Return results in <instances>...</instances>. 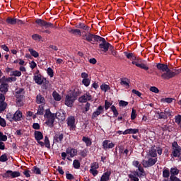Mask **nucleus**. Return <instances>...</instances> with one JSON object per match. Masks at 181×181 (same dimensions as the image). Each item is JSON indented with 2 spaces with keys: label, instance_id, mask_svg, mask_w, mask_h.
<instances>
[{
  "label": "nucleus",
  "instance_id": "obj_17",
  "mask_svg": "<svg viewBox=\"0 0 181 181\" xmlns=\"http://www.w3.org/2000/svg\"><path fill=\"white\" fill-rule=\"evenodd\" d=\"M103 149H111L115 146L114 143L110 141V140H105L103 143Z\"/></svg>",
  "mask_w": 181,
  "mask_h": 181
},
{
  "label": "nucleus",
  "instance_id": "obj_26",
  "mask_svg": "<svg viewBox=\"0 0 181 181\" xmlns=\"http://www.w3.org/2000/svg\"><path fill=\"white\" fill-rule=\"evenodd\" d=\"M76 28H77L78 29H83V30H90V27L83 23H79L78 24H77L76 25Z\"/></svg>",
  "mask_w": 181,
  "mask_h": 181
},
{
  "label": "nucleus",
  "instance_id": "obj_56",
  "mask_svg": "<svg viewBox=\"0 0 181 181\" xmlns=\"http://www.w3.org/2000/svg\"><path fill=\"white\" fill-rule=\"evenodd\" d=\"M0 125L1 127H6V121H5V119L0 117Z\"/></svg>",
  "mask_w": 181,
  "mask_h": 181
},
{
  "label": "nucleus",
  "instance_id": "obj_40",
  "mask_svg": "<svg viewBox=\"0 0 181 181\" xmlns=\"http://www.w3.org/2000/svg\"><path fill=\"white\" fill-rule=\"evenodd\" d=\"M156 114L158 115L159 119H168V117H166V115L163 112H156Z\"/></svg>",
  "mask_w": 181,
  "mask_h": 181
},
{
  "label": "nucleus",
  "instance_id": "obj_54",
  "mask_svg": "<svg viewBox=\"0 0 181 181\" xmlns=\"http://www.w3.org/2000/svg\"><path fill=\"white\" fill-rule=\"evenodd\" d=\"M129 179H131V180L139 181V178H138V177H136V175H135L130 174V175H129Z\"/></svg>",
  "mask_w": 181,
  "mask_h": 181
},
{
  "label": "nucleus",
  "instance_id": "obj_46",
  "mask_svg": "<svg viewBox=\"0 0 181 181\" xmlns=\"http://www.w3.org/2000/svg\"><path fill=\"white\" fill-rule=\"evenodd\" d=\"M73 166L75 169H80V161H78V160H74Z\"/></svg>",
  "mask_w": 181,
  "mask_h": 181
},
{
  "label": "nucleus",
  "instance_id": "obj_42",
  "mask_svg": "<svg viewBox=\"0 0 181 181\" xmlns=\"http://www.w3.org/2000/svg\"><path fill=\"white\" fill-rule=\"evenodd\" d=\"M173 98H162L160 100L161 103H167L168 104H170L171 103H173Z\"/></svg>",
  "mask_w": 181,
  "mask_h": 181
},
{
  "label": "nucleus",
  "instance_id": "obj_35",
  "mask_svg": "<svg viewBox=\"0 0 181 181\" xmlns=\"http://www.w3.org/2000/svg\"><path fill=\"white\" fill-rule=\"evenodd\" d=\"M45 98L42 95H37V104H45Z\"/></svg>",
  "mask_w": 181,
  "mask_h": 181
},
{
  "label": "nucleus",
  "instance_id": "obj_43",
  "mask_svg": "<svg viewBox=\"0 0 181 181\" xmlns=\"http://www.w3.org/2000/svg\"><path fill=\"white\" fill-rule=\"evenodd\" d=\"M156 149L154 148H151V150L149 151V155L150 156H152V158H156Z\"/></svg>",
  "mask_w": 181,
  "mask_h": 181
},
{
  "label": "nucleus",
  "instance_id": "obj_64",
  "mask_svg": "<svg viewBox=\"0 0 181 181\" xmlns=\"http://www.w3.org/2000/svg\"><path fill=\"white\" fill-rule=\"evenodd\" d=\"M132 165H133V166H134L135 168H139V167L141 166V164L139 163V161H138V160L133 161Z\"/></svg>",
  "mask_w": 181,
  "mask_h": 181
},
{
  "label": "nucleus",
  "instance_id": "obj_37",
  "mask_svg": "<svg viewBox=\"0 0 181 181\" xmlns=\"http://www.w3.org/2000/svg\"><path fill=\"white\" fill-rule=\"evenodd\" d=\"M10 76H14V77H21V76H22V72H21V71H12L10 73Z\"/></svg>",
  "mask_w": 181,
  "mask_h": 181
},
{
  "label": "nucleus",
  "instance_id": "obj_18",
  "mask_svg": "<svg viewBox=\"0 0 181 181\" xmlns=\"http://www.w3.org/2000/svg\"><path fill=\"white\" fill-rule=\"evenodd\" d=\"M135 173L139 177H142V176H146V173H145V170L144 169V167H142V165L139 167L136 170Z\"/></svg>",
  "mask_w": 181,
  "mask_h": 181
},
{
  "label": "nucleus",
  "instance_id": "obj_13",
  "mask_svg": "<svg viewBox=\"0 0 181 181\" xmlns=\"http://www.w3.org/2000/svg\"><path fill=\"white\" fill-rule=\"evenodd\" d=\"M35 138L37 142H38L39 145H40V146H45V143L43 141H42V139H43V134H42V132L39 131H35Z\"/></svg>",
  "mask_w": 181,
  "mask_h": 181
},
{
  "label": "nucleus",
  "instance_id": "obj_19",
  "mask_svg": "<svg viewBox=\"0 0 181 181\" xmlns=\"http://www.w3.org/2000/svg\"><path fill=\"white\" fill-rule=\"evenodd\" d=\"M103 111H104V107L103 106H99L98 109L93 113L92 115V119H95L98 115L102 114Z\"/></svg>",
  "mask_w": 181,
  "mask_h": 181
},
{
  "label": "nucleus",
  "instance_id": "obj_34",
  "mask_svg": "<svg viewBox=\"0 0 181 181\" xmlns=\"http://www.w3.org/2000/svg\"><path fill=\"white\" fill-rule=\"evenodd\" d=\"M170 176V171L168 168H165L163 170V177L165 179H168Z\"/></svg>",
  "mask_w": 181,
  "mask_h": 181
},
{
  "label": "nucleus",
  "instance_id": "obj_52",
  "mask_svg": "<svg viewBox=\"0 0 181 181\" xmlns=\"http://www.w3.org/2000/svg\"><path fill=\"white\" fill-rule=\"evenodd\" d=\"M6 108V103H4V101L0 103V111H5V109Z\"/></svg>",
  "mask_w": 181,
  "mask_h": 181
},
{
  "label": "nucleus",
  "instance_id": "obj_51",
  "mask_svg": "<svg viewBox=\"0 0 181 181\" xmlns=\"http://www.w3.org/2000/svg\"><path fill=\"white\" fill-rule=\"evenodd\" d=\"M164 114H165L167 118H168V117L172 116V112L170 111V109H169V108L165 109Z\"/></svg>",
  "mask_w": 181,
  "mask_h": 181
},
{
  "label": "nucleus",
  "instance_id": "obj_48",
  "mask_svg": "<svg viewBox=\"0 0 181 181\" xmlns=\"http://www.w3.org/2000/svg\"><path fill=\"white\" fill-rule=\"evenodd\" d=\"M8 140V136L6 135H4V133L0 132V141H2L3 142H6Z\"/></svg>",
  "mask_w": 181,
  "mask_h": 181
},
{
  "label": "nucleus",
  "instance_id": "obj_14",
  "mask_svg": "<svg viewBox=\"0 0 181 181\" xmlns=\"http://www.w3.org/2000/svg\"><path fill=\"white\" fill-rule=\"evenodd\" d=\"M33 80L36 84H38V86H42V84L46 81V78H43L40 74H35Z\"/></svg>",
  "mask_w": 181,
  "mask_h": 181
},
{
  "label": "nucleus",
  "instance_id": "obj_62",
  "mask_svg": "<svg viewBox=\"0 0 181 181\" xmlns=\"http://www.w3.org/2000/svg\"><path fill=\"white\" fill-rule=\"evenodd\" d=\"M33 172H34L36 175H40V169L37 167H33Z\"/></svg>",
  "mask_w": 181,
  "mask_h": 181
},
{
  "label": "nucleus",
  "instance_id": "obj_55",
  "mask_svg": "<svg viewBox=\"0 0 181 181\" xmlns=\"http://www.w3.org/2000/svg\"><path fill=\"white\" fill-rule=\"evenodd\" d=\"M136 118V110L132 109V114H131V119L134 120Z\"/></svg>",
  "mask_w": 181,
  "mask_h": 181
},
{
  "label": "nucleus",
  "instance_id": "obj_12",
  "mask_svg": "<svg viewBox=\"0 0 181 181\" xmlns=\"http://www.w3.org/2000/svg\"><path fill=\"white\" fill-rule=\"evenodd\" d=\"M21 176V173L18 171H12V170H7L6 173L4 175V177H19Z\"/></svg>",
  "mask_w": 181,
  "mask_h": 181
},
{
  "label": "nucleus",
  "instance_id": "obj_45",
  "mask_svg": "<svg viewBox=\"0 0 181 181\" xmlns=\"http://www.w3.org/2000/svg\"><path fill=\"white\" fill-rule=\"evenodd\" d=\"M90 83H91V79L88 78L82 80V83L84 84L85 87H88V86H90Z\"/></svg>",
  "mask_w": 181,
  "mask_h": 181
},
{
  "label": "nucleus",
  "instance_id": "obj_10",
  "mask_svg": "<svg viewBox=\"0 0 181 181\" xmlns=\"http://www.w3.org/2000/svg\"><path fill=\"white\" fill-rule=\"evenodd\" d=\"M176 76V73L173 71H170V69L165 71L162 75L161 77L164 80H169V78H172Z\"/></svg>",
  "mask_w": 181,
  "mask_h": 181
},
{
  "label": "nucleus",
  "instance_id": "obj_36",
  "mask_svg": "<svg viewBox=\"0 0 181 181\" xmlns=\"http://www.w3.org/2000/svg\"><path fill=\"white\" fill-rule=\"evenodd\" d=\"M52 97L55 101H60V100H62V96L56 91L53 92Z\"/></svg>",
  "mask_w": 181,
  "mask_h": 181
},
{
  "label": "nucleus",
  "instance_id": "obj_57",
  "mask_svg": "<svg viewBox=\"0 0 181 181\" xmlns=\"http://www.w3.org/2000/svg\"><path fill=\"white\" fill-rule=\"evenodd\" d=\"M150 91H151L152 93H155L156 94H158V93H159V89H158V88L155 86H151L150 88Z\"/></svg>",
  "mask_w": 181,
  "mask_h": 181
},
{
  "label": "nucleus",
  "instance_id": "obj_32",
  "mask_svg": "<svg viewBox=\"0 0 181 181\" xmlns=\"http://www.w3.org/2000/svg\"><path fill=\"white\" fill-rule=\"evenodd\" d=\"M83 142H84L86 145V146H91V139L87 136H83L82 138Z\"/></svg>",
  "mask_w": 181,
  "mask_h": 181
},
{
  "label": "nucleus",
  "instance_id": "obj_1",
  "mask_svg": "<svg viewBox=\"0 0 181 181\" xmlns=\"http://www.w3.org/2000/svg\"><path fill=\"white\" fill-rule=\"evenodd\" d=\"M77 100V92L72 90L66 95L65 98V105L66 107H73V104Z\"/></svg>",
  "mask_w": 181,
  "mask_h": 181
},
{
  "label": "nucleus",
  "instance_id": "obj_59",
  "mask_svg": "<svg viewBox=\"0 0 181 181\" xmlns=\"http://www.w3.org/2000/svg\"><path fill=\"white\" fill-rule=\"evenodd\" d=\"M112 105V103L108 102L107 100L105 101V110H108V108H110V107H111Z\"/></svg>",
  "mask_w": 181,
  "mask_h": 181
},
{
  "label": "nucleus",
  "instance_id": "obj_63",
  "mask_svg": "<svg viewBox=\"0 0 181 181\" xmlns=\"http://www.w3.org/2000/svg\"><path fill=\"white\" fill-rule=\"evenodd\" d=\"M170 181H181L180 178H178L176 176H170Z\"/></svg>",
  "mask_w": 181,
  "mask_h": 181
},
{
  "label": "nucleus",
  "instance_id": "obj_3",
  "mask_svg": "<svg viewBox=\"0 0 181 181\" xmlns=\"http://www.w3.org/2000/svg\"><path fill=\"white\" fill-rule=\"evenodd\" d=\"M44 117L47 119V121L46 122L47 125H48V127H53L54 119H56L55 115L52 114V112H50V110L47 109L45 110V114Z\"/></svg>",
  "mask_w": 181,
  "mask_h": 181
},
{
  "label": "nucleus",
  "instance_id": "obj_25",
  "mask_svg": "<svg viewBox=\"0 0 181 181\" xmlns=\"http://www.w3.org/2000/svg\"><path fill=\"white\" fill-rule=\"evenodd\" d=\"M120 84L121 86H123V87H125V88H129V79L127 78H122Z\"/></svg>",
  "mask_w": 181,
  "mask_h": 181
},
{
  "label": "nucleus",
  "instance_id": "obj_44",
  "mask_svg": "<svg viewBox=\"0 0 181 181\" xmlns=\"http://www.w3.org/2000/svg\"><path fill=\"white\" fill-rule=\"evenodd\" d=\"M44 145H45L46 148H48V149H50V141H49V137H47V136L45 137Z\"/></svg>",
  "mask_w": 181,
  "mask_h": 181
},
{
  "label": "nucleus",
  "instance_id": "obj_21",
  "mask_svg": "<svg viewBox=\"0 0 181 181\" xmlns=\"http://www.w3.org/2000/svg\"><path fill=\"white\" fill-rule=\"evenodd\" d=\"M156 67L158 70H160V71H162L163 73H165L169 69V67H168V65L160 63L157 64Z\"/></svg>",
  "mask_w": 181,
  "mask_h": 181
},
{
  "label": "nucleus",
  "instance_id": "obj_28",
  "mask_svg": "<svg viewBox=\"0 0 181 181\" xmlns=\"http://www.w3.org/2000/svg\"><path fill=\"white\" fill-rule=\"evenodd\" d=\"M63 134H56L54 137V142L62 143V141H63Z\"/></svg>",
  "mask_w": 181,
  "mask_h": 181
},
{
  "label": "nucleus",
  "instance_id": "obj_50",
  "mask_svg": "<svg viewBox=\"0 0 181 181\" xmlns=\"http://www.w3.org/2000/svg\"><path fill=\"white\" fill-rule=\"evenodd\" d=\"M110 109L112 111L115 117H118V110H117V107H115V106L112 105V106H111Z\"/></svg>",
  "mask_w": 181,
  "mask_h": 181
},
{
  "label": "nucleus",
  "instance_id": "obj_5",
  "mask_svg": "<svg viewBox=\"0 0 181 181\" xmlns=\"http://www.w3.org/2000/svg\"><path fill=\"white\" fill-rule=\"evenodd\" d=\"M83 39H85V40H87V42H90V43H92V45H94L95 42H98L99 39H101V37L89 33L83 35Z\"/></svg>",
  "mask_w": 181,
  "mask_h": 181
},
{
  "label": "nucleus",
  "instance_id": "obj_41",
  "mask_svg": "<svg viewBox=\"0 0 181 181\" xmlns=\"http://www.w3.org/2000/svg\"><path fill=\"white\" fill-rule=\"evenodd\" d=\"M28 51L30 53L31 56H33V57L37 58V57L39 56V53L32 48H30Z\"/></svg>",
  "mask_w": 181,
  "mask_h": 181
},
{
  "label": "nucleus",
  "instance_id": "obj_24",
  "mask_svg": "<svg viewBox=\"0 0 181 181\" xmlns=\"http://www.w3.org/2000/svg\"><path fill=\"white\" fill-rule=\"evenodd\" d=\"M14 121H21L22 119V112L17 110L13 115Z\"/></svg>",
  "mask_w": 181,
  "mask_h": 181
},
{
  "label": "nucleus",
  "instance_id": "obj_20",
  "mask_svg": "<svg viewBox=\"0 0 181 181\" xmlns=\"http://www.w3.org/2000/svg\"><path fill=\"white\" fill-rule=\"evenodd\" d=\"M66 153L70 158H74L77 155V149L68 148H66Z\"/></svg>",
  "mask_w": 181,
  "mask_h": 181
},
{
  "label": "nucleus",
  "instance_id": "obj_61",
  "mask_svg": "<svg viewBox=\"0 0 181 181\" xmlns=\"http://www.w3.org/2000/svg\"><path fill=\"white\" fill-rule=\"evenodd\" d=\"M176 124H180L181 123V115H178L175 116V117Z\"/></svg>",
  "mask_w": 181,
  "mask_h": 181
},
{
  "label": "nucleus",
  "instance_id": "obj_9",
  "mask_svg": "<svg viewBox=\"0 0 181 181\" xmlns=\"http://www.w3.org/2000/svg\"><path fill=\"white\" fill-rule=\"evenodd\" d=\"M35 23H37L38 26H41V28H53V24L52 23H47L42 19H37Z\"/></svg>",
  "mask_w": 181,
  "mask_h": 181
},
{
  "label": "nucleus",
  "instance_id": "obj_2",
  "mask_svg": "<svg viewBox=\"0 0 181 181\" xmlns=\"http://www.w3.org/2000/svg\"><path fill=\"white\" fill-rule=\"evenodd\" d=\"M98 42H101L99 44V48L102 50V52H104V53H107L109 49L110 50L114 49V47H112L111 44L108 43L104 38L101 37Z\"/></svg>",
  "mask_w": 181,
  "mask_h": 181
},
{
  "label": "nucleus",
  "instance_id": "obj_39",
  "mask_svg": "<svg viewBox=\"0 0 181 181\" xmlns=\"http://www.w3.org/2000/svg\"><path fill=\"white\" fill-rule=\"evenodd\" d=\"M69 33H72L73 35H78V36H81V30L78 29H71L69 30Z\"/></svg>",
  "mask_w": 181,
  "mask_h": 181
},
{
  "label": "nucleus",
  "instance_id": "obj_11",
  "mask_svg": "<svg viewBox=\"0 0 181 181\" xmlns=\"http://www.w3.org/2000/svg\"><path fill=\"white\" fill-rule=\"evenodd\" d=\"M98 168H100V166L98 165V163L95 162L91 163L90 169L89 170L90 173H91L93 176H97V175H98V170H97Z\"/></svg>",
  "mask_w": 181,
  "mask_h": 181
},
{
  "label": "nucleus",
  "instance_id": "obj_58",
  "mask_svg": "<svg viewBox=\"0 0 181 181\" xmlns=\"http://www.w3.org/2000/svg\"><path fill=\"white\" fill-rule=\"evenodd\" d=\"M6 160H8L6 154H4L0 157V162H6Z\"/></svg>",
  "mask_w": 181,
  "mask_h": 181
},
{
  "label": "nucleus",
  "instance_id": "obj_31",
  "mask_svg": "<svg viewBox=\"0 0 181 181\" xmlns=\"http://www.w3.org/2000/svg\"><path fill=\"white\" fill-rule=\"evenodd\" d=\"M170 176H177L179 175V169H177L176 167L170 168Z\"/></svg>",
  "mask_w": 181,
  "mask_h": 181
},
{
  "label": "nucleus",
  "instance_id": "obj_38",
  "mask_svg": "<svg viewBox=\"0 0 181 181\" xmlns=\"http://www.w3.org/2000/svg\"><path fill=\"white\" fill-rule=\"evenodd\" d=\"M6 23H8V25H16V18L8 17L6 19Z\"/></svg>",
  "mask_w": 181,
  "mask_h": 181
},
{
  "label": "nucleus",
  "instance_id": "obj_16",
  "mask_svg": "<svg viewBox=\"0 0 181 181\" xmlns=\"http://www.w3.org/2000/svg\"><path fill=\"white\" fill-rule=\"evenodd\" d=\"M80 103H87V101H91L93 100V96L90 93L87 92L86 94L79 98Z\"/></svg>",
  "mask_w": 181,
  "mask_h": 181
},
{
  "label": "nucleus",
  "instance_id": "obj_60",
  "mask_svg": "<svg viewBox=\"0 0 181 181\" xmlns=\"http://www.w3.org/2000/svg\"><path fill=\"white\" fill-rule=\"evenodd\" d=\"M119 105L120 107H127V105H128V102L124 101V100H120L119 102Z\"/></svg>",
  "mask_w": 181,
  "mask_h": 181
},
{
  "label": "nucleus",
  "instance_id": "obj_23",
  "mask_svg": "<svg viewBox=\"0 0 181 181\" xmlns=\"http://www.w3.org/2000/svg\"><path fill=\"white\" fill-rule=\"evenodd\" d=\"M11 81H16V78H6L5 76H3L1 78H0V83H11Z\"/></svg>",
  "mask_w": 181,
  "mask_h": 181
},
{
  "label": "nucleus",
  "instance_id": "obj_33",
  "mask_svg": "<svg viewBox=\"0 0 181 181\" xmlns=\"http://www.w3.org/2000/svg\"><path fill=\"white\" fill-rule=\"evenodd\" d=\"M37 114V115H43L45 114V106L43 105H40L38 107Z\"/></svg>",
  "mask_w": 181,
  "mask_h": 181
},
{
  "label": "nucleus",
  "instance_id": "obj_53",
  "mask_svg": "<svg viewBox=\"0 0 181 181\" xmlns=\"http://www.w3.org/2000/svg\"><path fill=\"white\" fill-rule=\"evenodd\" d=\"M47 73L48 74V76H49V77H53V76H54V72L53 71V69H52V68H48L47 70Z\"/></svg>",
  "mask_w": 181,
  "mask_h": 181
},
{
  "label": "nucleus",
  "instance_id": "obj_47",
  "mask_svg": "<svg viewBox=\"0 0 181 181\" xmlns=\"http://www.w3.org/2000/svg\"><path fill=\"white\" fill-rule=\"evenodd\" d=\"M100 88L102 90V91H105V93H107V91L108 90H110V86L107 85V84H103L101 86H100Z\"/></svg>",
  "mask_w": 181,
  "mask_h": 181
},
{
  "label": "nucleus",
  "instance_id": "obj_27",
  "mask_svg": "<svg viewBox=\"0 0 181 181\" xmlns=\"http://www.w3.org/2000/svg\"><path fill=\"white\" fill-rule=\"evenodd\" d=\"M0 91L5 94V93L8 92V83H0Z\"/></svg>",
  "mask_w": 181,
  "mask_h": 181
},
{
  "label": "nucleus",
  "instance_id": "obj_49",
  "mask_svg": "<svg viewBox=\"0 0 181 181\" xmlns=\"http://www.w3.org/2000/svg\"><path fill=\"white\" fill-rule=\"evenodd\" d=\"M32 39H33V40H37L40 42V39H42V36L38 34H34L32 35Z\"/></svg>",
  "mask_w": 181,
  "mask_h": 181
},
{
  "label": "nucleus",
  "instance_id": "obj_4",
  "mask_svg": "<svg viewBox=\"0 0 181 181\" xmlns=\"http://www.w3.org/2000/svg\"><path fill=\"white\" fill-rule=\"evenodd\" d=\"M132 63L139 69H142L143 70L146 71L149 70V66H148V64L142 62V59H140L139 57H135V59H133L132 61Z\"/></svg>",
  "mask_w": 181,
  "mask_h": 181
},
{
  "label": "nucleus",
  "instance_id": "obj_29",
  "mask_svg": "<svg viewBox=\"0 0 181 181\" xmlns=\"http://www.w3.org/2000/svg\"><path fill=\"white\" fill-rule=\"evenodd\" d=\"M110 176H111V173L106 172L100 177V181H108L110 180Z\"/></svg>",
  "mask_w": 181,
  "mask_h": 181
},
{
  "label": "nucleus",
  "instance_id": "obj_22",
  "mask_svg": "<svg viewBox=\"0 0 181 181\" xmlns=\"http://www.w3.org/2000/svg\"><path fill=\"white\" fill-rule=\"evenodd\" d=\"M139 132V129H127L124 132H123V135H128V134H138Z\"/></svg>",
  "mask_w": 181,
  "mask_h": 181
},
{
  "label": "nucleus",
  "instance_id": "obj_15",
  "mask_svg": "<svg viewBox=\"0 0 181 181\" xmlns=\"http://www.w3.org/2000/svg\"><path fill=\"white\" fill-rule=\"evenodd\" d=\"M67 124H68V127L70 129V131H74V129H75V128H76V119L74 118V117L71 116V117H68Z\"/></svg>",
  "mask_w": 181,
  "mask_h": 181
},
{
  "label": "nucleus",
  "instance_id": "obj_6",
  "mask_svg": "<svg viewBox=\"0 0 181 181\" xmlns=\"http://www.w3.org/2000/svg\"><path fill=\"white\" fill-rule=\"evenodd\" d=\"M172 148H173V152L172 155L174 156V158H179L181 155V147L179 144H177V142L174 141L172 144Z\"/></svg>",
  "mask_w": 181,
  "mask_h": 181
},
{
  "label": "nucleus",
  "instance_id": "obj_30",
  "mask_svg": "<svg viewBox=\"0 0 181 181\" xmlns=\"http://www.w3.org/2000/svg\"><path fill=\"white\" fill-rule=\"evenodd\" d=\"M124 53V56H126V57L127 59H129V60H132V62L135 59V57H136V56H135L134 53H132V52L129 53V52H125Z\"/></svg>",
  "mask_w": 181,
  "mask_h": 181
},
{
  "label": "nucleus",
  "instance_id": "obj_7",
  "mask_svg": "<svg viewBox=\"0 0 181 181\" xmlns=\"http://www.w3.org/2000/svg\"><path fill=\"white\" fill-rule=\"evenodd\" d=\"M25 96V90L23 88H19L16 91V97L18 105H21V103L23 100V97Z\"/></svg>",
  "mask_w": 181,
  "mask_h": 181
},
{
  "label": "nucleus",
  "instance_id": "obj_8",
  "mask_svg": "<svg viewBox=\"0 0 181 181\" xmlns=\"http://www.w3.org/2000/svg\"><path fill=\"white\" fill-rule=\"evenodd\" d=\"M156 162H158V158H148V160H143L141 163H142L144 168H151V166H153V165H155V163H156Z\"/></svg>",
  "mask_w": 181,
  "mask_h": 181
}]
</instances>
